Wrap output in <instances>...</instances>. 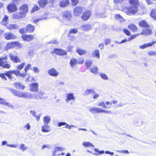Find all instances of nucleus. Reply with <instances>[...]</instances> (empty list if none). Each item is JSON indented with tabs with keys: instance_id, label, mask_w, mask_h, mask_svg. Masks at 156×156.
<instances>
[{
	"instance_id": "dca6fc26",
	"label": "nucleus",
	"mask_w": 156,
	"mask_h": 156,
	"mask_svg": "<svg viewBox=\"0 0 156 156\" xmlns=\"http://www.w3.org/2000/svg\"><path fill=\"white\" fill-rule=\"evenodd\" d=\"M9 57L14 62L18 63L20 62V59L16 55H13L11 53L9 55Z\"/></svg>"
},
{
	"instance_id": "ddd939ff",
	"label": "nucleus",
	"mask_w": 156,
	"mask_h": 156,
	"mask_svg": "<svg viewBox=\"0 0 156 156\" xmlns=\"http://www.w3.org/2000/svg\"><path fill=\"white\" fill-rule=\"evenodd\" d=\"M91 12L90 11H87L84 12L82 16V19L83 20H87L90 17L91 15Z\"/></svg>"
},
{
	"instance_id": "0eeeda50",
	"label": "nucleus",
	"mask_w": 156,
	"mask_h": 156,
	"mask_svg": "<svg viewBox=\"0 0 156 156\" xmlns=\"http://www.w3.org/2000/svg\"><path fill=\"white\" fill-rule=\"evenodd\" d=\"M30 90L31 91L36 92L38 90V83H32L29 85Z\"/></svg>"
},
{
	"instance_id": "bb28decb",
	"label": "nucleus",
	"mask_w": 156,
	"mask_h": 156,
	"mask_svg": "<svg viewBox=\"0 0 156 156\" xmlns=\"http://www.w3.org/2000/svg\"><path fill=\"white\" fill-rule=\"evenodd\" d=\"M19 27V26L16 24H10L7 26V28L9 30H14L18 29Z\"/></svg>"
},
{
	"instance_id": "6e6d98bb",
	"label": "nucleus",
	"mask_w": 156,
	"mask_h": 156,
	"mask_svg": "<svg viewBox=\"0 0 156 156\" xmlns=\"http://www.w3.org/2000/svg\"><path fill=\"white\" fill-rule=\"evenodd\" d=\"M78 32V30L76 29L72 28L69 30V34L71 33H76Z\"/></svg>"
},
{
	"instance_id": "2eb2a0df",
	"label": "nucleus",
	"mask_w": 156,
	"mask_h": 156,
	"mask_svg": "<svg viewBox=\"0 0 156 156\" xmlns=\"http://www.w3.org/2000/svg\"><path fill=\"white\" fill-rule=\"evenodd\" d=\"M80 29L82 30L87 31L91 29V27L89 24H85L80 26Z\"/></svg>"
},
{
	"instance_id": "864d4df0",
	"label": "nucleus",
	"mask_w": 156,
	"mask_h": 156,
	"mask_svg": "<svg viewBox=\"0 0 156 156\" xmlns=\"http://www.w3.org/2000/svg\"><path fill=\"white\" fill-rule=\"evenodd\" d=\"M39 9V8L37 5H35L34 7L32 9L31 11L32 12H33L36 11L38 10Z\"/></svg>"
},
{
	"instance_id": "f3484780",
	"label": "nucleus",
	"mask_w": 156,
	"mask_h": 156,
	"mask_svg": "<svg viewBox=\"0 0 156 156\" xmlns=\"http://www.w3.org/2000/svg\"><path fill=\"white\" fill-rule=\"evenodd\" d=\"M20 44L17 42H12L9 43L6 45V47L8 49H11L15 46H18Z\"/></svg>"
},
{
	"instance_id": "ea45409f",
	"label": "nucleus",
	"mask_w": 156,
	"mask_h": 156,
	"mask_svg": "<svg viewBox=\"0 0 156 156\" xmlns=\"http://www.w3.org/2000/svg\"><path fill=\"white\" fill-rule=\"evenodd\" d=\"M97 105L98 106H102L103 108H109L106 106L104 101L99 102L98 103Z\"/></svg>"
},
{
	"instance_id": "c85d7f7f",
	"label": "nucleus",
	"mask_w": 156,
	"mask_h": 156,
	"mask_svg": "<svg viewBox=\"0 0 156 156\" xmlns=\"http://www.w3.org/2000/svg\"><path fill=\"white\" fill-rule=\"evenodd\" d=\"M38 2L40 6L44 7L48 3V1L47 0H40Z\"/></svg>"
},
{
	"instance_id": "8fccbe9b",
	"label": "nucleus",
	"mask_w": 156,
	"mask_h": 156,
	"mask_svg": "<svg viewBox=\"0 0 156 156\" xmlns=\"http://www.w3.org/2000/svg\"><path fill=\"white\" fill-rule=\"evenodd\" d=\"M31 66L30 64H28L25 67L24 70H25V73H25V76H26V74L27 73V71L30 69V67H31Z\"/></svg>"
},
{
	"instance_id": "9b49d317",
	"label": "nucleus",
	"mask_w": 156,
	"mask_h": 156,
	"mask_svg": "<svg viewBox=\"0 0 156 156\" xmlns=\"http://www.w3.org/2000/svg\"><path fill=\"white\" fill-rule=\"evenodd\" d=\"M48 73L51 76L56 77L58 75V72L55 69L53 68L49 70L48 71Z\"/></svg>"
},
{
	"instance_id": "aec40b11",
	"label": "nucleus",
	"mask_w": 156,
	"mask_h": 156,
	"mask_svg": "<svg viewBox=\"0 0 156 156\" xmlns=\"http://www.w3.org/2000/svg\"><path fill=\"white\" fill-rule=\"evenodd\" d=\"M13 85L15 87L19 89L23 90L25 87L22 83L19 82L15 83Z\"/></svg>"
},
{
	"instance_id": "13d9d810",
	"label": "nucleus",
	"mask_w": 156,
	"mask_h": 156,
	"mask_svg": "<svg viewBox=\"0 0 156 156\" xmlns=\"http://www.w3.org/2000/svg\"><path fill=\"white\" fill-rule=\"evenodd\" d=\"M4 105H6L9 108H13V106L9 103L7 102L6 101Z\"/></svg>"
},
{
	"instance_id": "4468645a",
	"label": "nucleus",
	"mask_w": 156,
	"mask_h": 156,
	"mask_svg": "<svg viewBox=\"0 0 156 156\" xmlns=\"http://www.w3.org/2000/svg\"><path fill=\"white\" fill-rule=\"evenodd\" d=\"M7 9L10 12H12L17 10L16 6L14 4H10L8 5Z\"/></svg>"
},
{
	"instance_id": "774afa93",
	"label": "nucleus",
	"mask_w": 156,
	"mask_h": 156,
	"mask_svg": "<svg viewBox=\"0 0 156 156\" xmlns=\"http://www.w3.org/2000/svg\"><path fill=\"white\" fill-rule=\"evenodd\" d=\"M33 70L35 73H38L40 71L39 69L37 67H34Z\"/></svg>"
},
{
	"instance_id": "423d86ee",
	"label": "nucleus",
	"mask_w": 156,
	"mask_h": 156,
	"mask_svg": "<svg viewBox=\"0 0 156 156\" xmlns=\"http://www.w3.org/2000/svg\"><path fill=\"white\" fill-rule=\"evenodd\" d=\"M66 97L67 98L66 101L67 103H69L70 101H71L70 104L72 105L73 101L74 100V97L73 93L67 94L66 95Z\"/></svg>"
},
{
	"instance_id": "0e129e2a",
	"label": "nucleus",
	"mask_w": 156,
	"mask_h": 156,
	"mask_svg": "<svg viewBox=\"0 0 156 156\" xmlns=\"http://www.w3.org/2000/svg\"><path fill=\"white\" fill-rule=\"evenodd\" d=\"M66 124V123L63 122H59L57 123V126L58 127L61 126H62L65 125Z\"/></svg>"
},
{
	"instance_id": "9d476101",
	"label": "nucleus",
	"mask_w": 156,
	"mask_h": 156,
	"mask_svg": "<svg viewBox=\"0 0 156 156\" xmlns=\"http://www.w3.org/2000/svg\"><path fill=\"white\" fill-rule=\"evenodd\" d=\"M82 8L79 6L76 7L73 10L74 14L75 16H78L82 12Z\"/></svg>"
},
{
	"instance_id": "4d7b16f0",
	"label": "nucleus",
	"mask_w": 156,
	"mask_h": 156,
	"mask_svg": "<svg viewBox=\"0 0 156 156\" xmlns=\"http://www.w3.org/2000/svg\"><path fill=\"white\" fill-rule=\"evenodd\" d=\"M20 148L23 151H24L27 149V147H25V145L23 144H20Z\"/></svg>"
},
{
	"instance_id": "a878e982",
	"label": "nucleus",
	"mask_w": 156,
	"mask_h": 156,
	"mask_svg": "<svg viewBox=\"0 0 156 156\" xmlns=\"http://www.w3.org/2000/svg\"><path fill=\"white\" fill-rule=\"evenodd\" d=\"M69 4V0H62L60 3V6L64 7L68 5Z\"/></svg>"
},
{
	"instance_id": "a211bd4d",
	"label": "nucleus",
	"mask_w": 156,
	"mask_h": 156,
	"mask_svg": "<svg viewBox=\"0 0 156 156\" xmlns=\"http://www.w3.org/2000/svg\"><path fill=\"white\" fill-rule=\"evenodd\" d=\"M22 37L24 40L29 41L33 40L34 38V37L33 35L24 34L22 36Z\"/></svg>"
},
{
	"instance_id": "20e7f679",
	"label": "nucleus",
	"mask_w": 156,
	"mask_h": 156,
	"mask_svg": "<svg viewBox=\"0 0 156 156\" xmlns=\"http://www.w3.org/2000/svg\"><path fill=\"white\" fill-rule=\"evenodd\" d=\"M137 6L136 5L131 6L127 9L126 12L129 15L133 14L137 12Z\"/></svg>"
},
{
	"instance_id": "37998d69",
	"label": "nucleus",
	"mask_w": 156,
	"mask_h": 156,
	"mask_svg": "<svg viewBox=\"0 0 156 156\" xmlns=\"http://www.w3.org/2000/svg\"><path fill=\"white\" fill-rule=\"evenodd\" d=\"M151 17L156 20V11L155 9L152 10L151 12Z\"/></svg>"
},
{
	"instance_id": "5fc2aeb1",
	"label": "nucleus",
	"mask_w": 156,
	"mask_h": 156,
	"mask_svg": "<svg viewBox=\"0 0 156 156\" xmlns=\"http://www.w3.org/2000/svg\"><path fill=\"white\" fill-rule=\"evenodd\" d=\"M46 18H38L36 19L35 20H34L33 21V22L34 23H36L39 21H40V20H44V19H46Z\"/></svg>"
},
{
	"instance_id": "f8f14e48",
	"label": "nucleus",
	"mask_w": 156,
	"mask_h": 156,
	"mask_svg": "<svg viewBox=\"0 0 156 156\" xmlns=\"http://www.w3.org/2000/svg\"><path fill=\"white\" fill-rule=\"evenodd\" d=\"M26 15L20 12H16L12 15V17L14 19H19L25 16Z\"/></svg>"
},
{
	"instance_id": "7c9ffc66",
	"label": "nucleus",
	"mask_w": 156,
	"mask_h": 156,
	"mask_svg": "<svg viewBox=\"0 0 156 156\" xmlns=\"http://www.w3.org/2000/svg\"><path fill=\"white\" fill-rule=\"evenodd\" d=\"M49 126L47 124H44L42 126V131L43 132H48L49 131Z\"/></svg>"
},
{
	"instance_id": "412c9836",
	"label": "nucleus",
	"mask_w": 156,
	"mask_h": 156,
	"mask_svg": "<svg viewBox=\"0 0 156 156\" xmlns=\"http://www.w3.org/2000/svg\"><path fill=\"white\" fill-rule=\"evenodd\" d=\"M20 10V12L24 13V15H26V13L28 10L27 5V4H23L21 7Z\"/></svg>"
},
{
	"instance_id": "b1692460",
	"label": "nucleus",
	"mask_w": 156,
	"mask_h": 156,
	"mask_svg": "<svg viewBox=\"0 0 156 156\" xmlns=\"http://www.w3.org/2000/svg\"><path fill=\"white\" fill-rule=\"evenodd\" d=\"M1 23L4 26H6L8 23V16L6 15H5Z\"/></svg>"
},
{
	"instance_id": "6e6552de",
	"label": "nucleus",
	"mask_w": 156,
	"mask_h": 156,
	"mask_svg": "<svg viewBox=\"0 0 156 156\" xmlns=\"http://www.w3.org/2000/svg\"><path fill=\"white\" fill-rule=\"evenodd\" d=\"M54 53L57 55H63L67 54L66 51L58 48H55L54 49Z\"/></svg>"
},
{
	"instance_id": "6ab92c4d",
	"label": "nucleus",
	"mask_w": 156,
	"mask_h": 156,
	"mask_svg": "<svg viewBox=\"0 0 156 156\" xmlns=\"http://www.w3.org/2000/svg\"><path fill=\"white\" fill-rule=\"evenodd\" d=\"M101 108L98 107H92L90 109L89 111L94 113H101Z\"/></svg>"
},
{
	"instance_id": "c9c22d12",
	"label": "nucleus",
	"mask_w": 156,
	"mask_h": 156,
	"mask_svg": "<svg viewBox=\"0 0 156 156\" xmlns=\"http://www.w3.org/2000/svg\"><path fill=\"white\" fill-rule=\"evenodd\" d=\"M7 89L9 90L14 95L18 97V95L19 94L20 91H17L16 90L13 89H12L11 88H8Z\"/></svg>"
},
{
	"instance_id": "bf43d9fd",
	"label": "nucleus",
	"mask_w": 156,
	"mask_h": 156,
	"mask_svg": "<svg viewBox=\"0 0 156 156\" xmlns=\"http://www.w3.org/2000/svg\"><path fill=\"white\" fill-rule=\"evenodd\" d=\"M24 128H26L27 130H29L31 128V126L29 123L26 124L24 126Z\"/></svg>"
},
{
	"instance_id": "7ed1b4c3",
	"label": "nucleus",
	"mask_w": 156,
	"mask_h": 156,
	"mask_svg": "<svg viewBox=\"0 0 156 156\" xmlns=\"http://www.w3.org/2000/svg\"><path fill=\"white\" fill-rule=\"evenodd\" d=\"M18 97L19 98H24L26 99H32L33 96L32 94L30 93L20 92H19Z\"/></svg>"
},
{
	"instance_id": "09e8293b",
	"label": "nucleus",
	"mask_w": 156,
	"mask_h": 156,
	"mask_svg": "<svg viewBox=\"0 0 156 156\" xmlns=\"http://www.w3.org/2000/svg\"><path fill=\"white\" fill-rule=\"evenodd\" d=\"M8 78L10 79H12L11 76V74H12L11 73V71H8L6 72L4 74Z\"/></svg>"
},
{
	"instance_id": "49530a36",
	"label": "nucleus",
	"mask_w": 156,
	"mask_h": 156,
	"mask_svg": "<svg viewBox=\"0 0 156 156\" xmlns=\"http://www.w3.org/2000/svg\"><path fill=\"white\" fill-rule=\"evenodd\" d=\"M99 75L101 78L105 80H107L108 79V77L105 74L102 73H100Z\"/></svg>"
},
{
	"instance_id": "cd10ccee",
	"label": "nucleus",
	"mask_w": 156,
	"mask_h": 156,
	"mask_svg": "<svg viewBox=\"0 0 156 156\" xmlns=\"http://www.w3.org/2000/svg\"><path fill=\"white\" fill-rule=\"evenodd\" d=\"M93 57L99 58H100L99 51L97 49H95L92 53Z\"/></svg>"
},
{
	"instance_id": "de8ad7c7",
	"label": "nucleus",
	"mask_w": 156,
	"mask_h": 156,
	"mask_svg": "<svg viewBox=\"0 0 156 156\" xmlns=\"http://www.w3.org/2000/svg\"><path fill=\"white\" fill-rule=\"evenodd\" d=\"M129 1L130 3L134 5H133L136 6L138 2V0H129Z\"/></svg>"
},
{
	"instance_id": "2f4dec72",
	"label": "nucleus",
	"mask_w": 156,
	"mask_h": 156,
	"mask_svg": "<svg viewBox=\"0 0 156 156\" xmlns=\"http://www.w3.org/2000/svg\"><path fill=\"white\" fill-rule=\"evenodd\" d=\"M76 51L80 55H83L86 52V51L85 49H83L80 48H77L76 50Z\"/></svg>"
},
{
	"instance_id": "c03bdc74",
	"label": "nucleus",
	"mask_w": 156,
	"mask_h": 156,
	"mask_svg": "<svg viewBox=\"0 0 156 156\" xmlns=\"http://www.w3.org/2000/svg\"><path fill=\"white\" fill-rule=\"evenodd\" d=\"M92 64V61L91 60H87L86 61L85 65L87 69H89V67Z\"/></svg>"
},
{
	"instance_id": "5701e85b",
	"label": "nucleus",
	"mask_w": 156,
	"mask_h": 156,
	"mask_svg": "<svg viewBox=\"0 0 156 156\" xmlns=\"http://www.w3.org/2000/svg\"><path fill=\"white\" fill-rule=\"evenodd\" d=\"M26 29L27 32H32L35 29V27L31 24H28L26 26Z\"/></svg>"
},
{
	"instance_id": "a19ab883",
	"label": "nucleus",
	"mask_w": 156,
	"mask_h": 156,
	"mask_svg": "<svg viewBox=\"0 0 156 156\" xmlns=\"http://www.w3.org/2000/svg\"><path fill=\"white\" fill-rule=\"evenodd\" d=\"M139 25L141 27H144L145 28L147 27L148 26L147 23L144 21H141L139 23Z\"/></svg>"
},
{
	"instance_id": "e433bc0d",
	"label": "nucleus",
	"mask_w": 156,
	"mask_h": 156,
	"mask_svg": "<svg viewBox=\"0 0 156 156\" xmlns=\"http://www.w3.org/2000/svg\"><path fill=\"white\" fill-rule=\"evenodd\" d=\"M128 28L130 30L133 32H135L137 30V28L133 24H131L129 26Z\"/></svg>"
},
{
	"instance_id": "3c124183",
	"label": "nucleus",
	"mask_w": 156,
	"mask_h": 156,
	"mask_svg": "<svg viewBox=\"0 0 156 156\" xmlns=\"http://www.w3.org/2000/svg\"><path fill=\"white\" fill-rule=\"evenodd\" d=\"M59 151L58 149V147H56L54 149V151H53L52 152V156H55L56 155H60V154H57L56 153Z\"/></svg>"
},
{
	"instance_id": "4be33fe9",
	"label": "nucleus",
	"mask_w": 156,
	"mask_h": 156,
	"mask_svg": "<svg viewBox=\"0 0 156 156\" xmlns=\"http://www.w3.org/2000/svg\"><path fill=\"white\" fill-rule=\"evenodd\" d=\"M10 71L11 74H14L17 76L22 77H24L25 76V73H20V72L17 69Z\"/></svg>"
},
{
	"instance_id": "39448f33",
	"label": "nucleus",
	"mask_w": 156,
	"mask_h": 156,
	"mask_svg": "<svg viewBox=\"0 0 156 156\" xmlns=\"http://www.w3.org/2000/svg\"><path fill=\"white\" fill-rule=\"evenodd\" d=\"M4 36L5 39L7 40L15 39L16 38V35L10 32L4 33Z\"/></svg>"
},
{
	"instance_id": "680f3d73",
	"label": "nucleus",
	"mask_w": 156,
	"mask_h": 156,
	"mask_svg": "<svg viewBox=\"0 0 156 156\" xmlns=\"http://www.w3.org/2000/svg\"><path fill=\"white\" fill-rule=\"evenodd\" d=\"M5 100L4 98H0V104H1L2 105H4Z\"/></svg>"
},
{
	"instance_id": "603ef678",
	"label": "nucleus",
	"mask_w": 156,
	"mask_h": 156,
	"mask_svg": "<svg viewBox=\"0 0 156 156\" xmlns=\"http://www.w3.org/2000/svg\"><path fill=\"white\" fill-rule=\"evenodd\" d=\"M92 94L93 95V98L94 99H97L99 97V95L94 90V92L92 93Z\"/></svg>"
},
{
	"instance_id": "69168bd1",
	"label": "nucleus",
	"mask_w": 156,
	"mask_h": 156,
	"mask_svg": "<svg viewBox=\"0 0 156 156\" xmlns=\"http://www.w3.org/2000/svg\"><path fill=\"white\" fill-rule=\"evenodd\" d=\"M123 31L127 35L129 36L130 35V32L127 29H124Z\"/></svg>"
},
{
	"instance_id": "f704fd0d",
	"label": "nucleus",
	"mask_w": 156,
	"mask_h": 156,
	"mask_svg": "<svg viewBox=\"0 0 156 156\" xmlns=\"http://www.w3.org/2000/svg\"><path fill=\"white\" fill-rule=\"evenodd\" d=\"M151 33V30L150 29H145L143 30L141 34L144 35L145 36H147Z\"/></svg>"
},
{
	"instance_id": "f03ea898",
	"label": "nucleus",
	"mask_w": 156,
	"mask_h": 156,
	"mask_svg": "<svg viewBox=\"0 0 156 156\" xmlns=\"http://www.w3.org/2000/svg\"><path fill=\"white\" fill-rule=\"evenodd\" d=\"M7 58V56L0 57V66H2L5 68H9L11 66L10 64L7 63L6 62Z\"/></svg>"
},
{
	"instance_id": "a18cd8bd",
	"label": "nucleus",
	"mask_w": 156,
	"mask_h": 156,
	"mask_svg": "<svg viewBox=\"0 0 156 156\" xmlns=\"http://www.w3.org/2000/svg\"><path fill=\"white\" fill-rule=\"evenodd\" d=\"M94 90L93 89H87L85 91L84 94L85 95H88L90 94H92Z\"/></svg>"
},
{
	"instance_id": "79ce46f5",
	"label": "nucleus",
	"mask_w": 156,
	"mask_h": 156,
	"mask_svg": "<svg viewBox=\"0 0 156 156\" xmlns=\"http://www.w3.org/2000/svg\"><path fill=\"white\" fill-rule=\"evenodd\" d=\"M115 18L116 20H119V21H122L125 20L123 19V18L119 14L116 15L115 16Z\"/></svg>"
},
{
	"instance_id": "1a4fd4ad",
	"label": "nucleus",
	"mask_w": 156,
	"mask_h": 156,
	"mask_svg": "<svg viewBox=\"0 0 156 156\" xmlns=\"http://www.w3.org/2000/svg\"><path fill=\"white\" fill-rule=\"evenodd\" d=\"M63 16L67 20H70L72 17L71 12L68 11H64L63 13Z\"/></svg>"
},
{
	"instance_id": "72a5a7b5",
	"label": "nucleus",
	"mask_w": 156,
	"mask_h": 156,
	"mask_svg": "<svg viewBox=\"0 0 156 156\" xmlns=\"http://www.w3.org/2000/svg\"><path fill=\"white\" fill-rule=\"evenodd\" d=\"M51 118L50 116H46L43 118V121L44 124H48L51 121Z\"/></svg>"
},
{
	"instance_id": "e2e57ef3",
	"label": "nucleus",
	"mask_w": 156,
	"mask_h": 156,
	"mask_svg": "<svg viewBox=\"0 0 156 156\" xmlns=\"http://www.w3.org/2000/svg\"><path fill=\"white\" fill-rule=\"evenodd\" d=\"M148 54L150 55H156V51H148Z\"/></svg>"
},
{
	"instance_id": "c756f323",
	"label": "nucleus",
	"mask_w": 156,
	"mask_h": 156,
	"mask_svg": "<svg viewBox=\"0 0 156 156\" xmlns=\"http://www.w3.org/2000/svg\"><path fill=\"white\" fill-rule=\"evenodd\" d=\"M69 63L72 68H73V66L78 63V61L76 59L73 58L70 60Z\"/></svg>"
},
{
	"instance_id": "052dcab7",
	"label": "nucleus",
	"mask_w": 156,
	"mask_h": 156,
	"mask_svg": "<svg viewBox=\"0 0 156 156\" xmlns=\"http://www.w3.org/2000/svg\"><path fill=\"white\" fill-rule=\"evenodd\" d=\"M27 31L26 28H22L20 30V32L21 34H24L26 33Z\"/></svg>"
},
{
	"instance_id": "473e14b6",
	"label": "nucleus",
	"mask_w": 156,
	"mask_h": 156,
	"mask_svg": "<svg viewBox=\"0 0 156 156\" xmlns=\"http://www.w3.org/2000/svg\"><path fill=\"white\" fill-rule=\"evenodd\" d=\"M91 72L95 74L98 73V68L97 66H94L91 67L90 68Z\"/></svg>"
},
{
	"instance_id": "338daca9",
	"label": "nucleus",
	"mask_w": 156,
	"mask_h": 156,
	"mask_svg": "<svg viewBox=\"0 0 156 156\" xmlns=\"http://www.w3.org/2000/svg\"><path fill=\"white\" fill-rule=\"evenodd\" d=\"M72 2V4L73 5H76L78 3V0H71Z\"/></svg>"
},
{
	"instance_id": "f257e3e1",
	"label": "nucleus",
	"mask_w": 156,
	"mask_h": 156,
	"mask_svg": "<svg viewBox=\"0 0 156 156\" xmlns=\"http://www.w3.org/2000/svg\"><path fill=\"white\" fill-rule=\"evenodd\" d=\"M44 91L41 90L39 92L36 93L34 94V98L35 99H44L47 98V97L44 96Z\"/></svg>"
},
{
	"instance_id": "58836bf2",
	"label": "nucleus",
	"mask_w": 156,
	"mask_h": 156,
	"mask_svg": "<svg viewBox=\"0 0 156 156\" xmlns=\"http://www.w3.org/2000/svg\"><path fill=\"white\" fill-rule=\"evenodd\" d=\"M82 144L85 147H94V146L89 142H84Z\"/></svg>"
},
{
	"instance_id": "4c0bfd02",
	"label": "nucleus",
	"mask_w": 156,
	"mask_h": 156,
	"mask_svg": "<svg viewBox=\"0 0 156 156\" xmlns=\"http://www.w3.org/2000/svg\"><path fill=\"white\" fill-rule=\"evenodd\" d=\"M25 65V63H23L17 65L16 66V68L19 72L23 68Z\"/></svg>"
},
{
	"instance_id": "393cba45",
	"label": "nucleus",
	"mask_w": 156,
	"mask_h": 156,
	"mask_svg": "<svg viewBox=\"0 0 156 156\" xmlns=\"http://www.w3.org/2000/svg\"><path fill=\"white\" fill-rule=\"evenodd\" d=\"M156 41H152V42L148 43L147 44H145L142 45H140L139 47L141 49H144L149 46H151L155 44Z\"/></svg>"
}]
</instances>
